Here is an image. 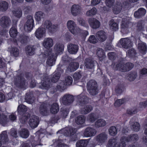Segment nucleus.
I'll use <instances>...</instances> for the list:
<instances>
[{
  "label": "nucleus",
  "mask_w": 147,
  "mask_h": 147,
  "mask_svg": "<svg viewBox=\"0 0 147 147\" xmlns=\"http://www.w3.org/2000/svg\"><path fill=\"white\" fill-rule=\"evenodd\" d=\"M65 81L66 85L70 86L71 85L72 83L73 79L71 76H68L65 78Z\"/></svg>",
  "instance_id": "0e129e2a"
},
{
  "label": "nucleus",
  "mask_w": 147,
  "mask_h": 147,
  "mask_svg": "<svg viewBox=\"0 0 147 147\" xmlns=\"http://www.w3.org/2000/svg\"><path fill=\"white\" fill-rule=\"evenodd\" d=\"M124 142L126 144V142H130L131 141H136L139 139L138 135L137 134H132L128 136H123Z\"/></svg>",
  "instance_id": "aec40b11"
},
{
  "label": "nucleus",
  "mask_w": 147,
  "mask_h": 147,
  "mask_svg": "<svg viewBox=\"0 0 147 147\" xmlns=\"http://www.w3.org/2000/svg\"><path fill=\"white\" fill-rule=\"evenodd\" d=\"M10 36L12 37H15L17 34V31L15 27H13L11 28L9 31Z\"/></svg>",
  "instance_id": "bf43d9fd"
},
{
  "label": "nucleus",
  "mask_w": 147,
  "mask_h": 147,
  "mask_svg": "<svg viewBox=\"0 0 147 147\" xmlns=\"http://www.w3.org/2000/svg\"><path fill=\"white\" fill-rule=\"evenodd\" d=\"M61 75V74L59 72H57L51 76V82L54 83L57 82L59 80Z\"/></svg>",
  "instance_id": "864d4df0"
},
{
  "label": "nucleus",
  "mask_w": 147,
  "mask_h": 147,
  "mask_svg": "<svg viewBox=\"0 0 147 147\" xmlns=\"http://www.w3.org/2000/svg\"><path fill=\"white\" fill-rule=\"evenodd\" d=\"M30 114L26 113L24 115H22L20 117L19 120L22 123L24 124L27 121L28 118L30 117Z\"/></svg>",
  "instance_id": "de8ad7c7"
},
{
  "label": "nucleus",
  "mask_w": 147,
  "mask_h": 147,
  "mask_svg": "<svg viewBox=\"0 0 147 147\" xmlns=\"http://www.w3.org/2000/svg\"><path fill=\"white\" fill-rule=\"evenodd\" d=\"M88 21L90 26L93 29H96L98 28L100 26V22L95 18H89Z\"/></svg>",
  "instance_id": "2eb2a0df"
},
{
  "label": "nucleus",
  "mask_w": 147,
  "mask_h": 147,
  "mask_svg": "<svg viewBox=\"0 0 147 147\" xmlns=\"http://www.w3.org/2000/svg\"><path fill=\"white\" fill-rule=\"evenodd\" d=\"M122 8L121 3L119 1H117L113 8V11L115 14L119 13L121 11Z\"/></svg>",
  "instance_id": "b1692460"
},
{
  "label": "nucleus",
  "mask_w": 147,
  "mask_h": 147,
  "mask_svg": "<svg viewBox=\"0 0 147 147\" xmlns=\"http://www.w3.org/2000/svg\"><path fill=\"white\" fill-rule=\"evenodd\" d=\"M126 144L123 141V137L120 139V142H118L117 137L112 138L108 141V147H125Z\"/></svg>",
  "instance_id": "f257e3e1"
},
{
  "label": "nucleus",
  "mask_w": 147,
  "mask_h": 147,
  "mask_svg": "<svg viewBox=\"0 0 147 147\" xmlns=\"http://www.w3.org/2000/svg\"><path fill=\"white\" fill-rule=\"evenodd\" d=\"M97 133L96 130L93 127H88L84 131V135L86 137H91L95 136Z\"/></svg>",
  "instance_id": "ddd939ff"
},
{
  "label": "nucleus",
  "mask_w": 147,
  "mask_h": 147,
  "mask_svg": "<svg viewBox=\"0 0 147 147\" xmlns=\"http://www.w3.org/2000/svg\"><path fill=\"white\" fill-rule=\"evenodd\" d=\"M94 61L92 59L86 58L84 61V65L87 68L92 69L94 66Z\"/></svg>",
  "instance_id": "a878e982"
},
{
  "label": "nucleus",
  "mask_w": 147,
  "mask_h": 147,
  "mask_svg": "<svg viewBox=\"0 0 147 147\" xmlns=\"http://www.w3.org/2000/svg\"><path fill=\"white\" fill-rule=\"evenodd\" d=\"M98 87L97 82L94 80H90L89 81L87 84V89Z\"/></svg>",
  "instance_id": "c03bdc74"
},
{
  "label": "nucleus",
  "mask_w": 147,
  "mask_h": 147,
  "mask_svg": "<svg viewBox=\"0 0 147 147\" xmlns=\"http://www.w3.org/2000/svg\"><path fill=\"white\" fill-rule=\"evenodd\" d=\"M129 23V20L127 18H123V19L121 25V27L122 28H125L128 27V24Z\"/></svg>",
  "instance_id": "13d9d810"
},
{
  "label": "nucleus",
  "mask_w": 147,
  "mask_h": 147,
  "mask_svg": "<svg viewBox=\"0 0 147 147\" xmlns=\"http://www.w3.org/2000/svg\"><path fill=\"white\" fill-rule=\"evenodd\" d=\"M53 45L52 39L51 38H45L43 41V45L45 48H48L52 47Z\"/></svg>",
  "instance_id": "5701e85b"
},
{
  "label": "nucleus",
  "mask_w": 147,
  "mask_h": 147,
  "mask_svg": "<svg viewBox=\"0 0 147 147\" xmlns=\"http://www.w3.org/2000/svg\"><path fill=\"white\" fill-rule=\"evenodd\" d=\"M93 109V107L90 105H87L82 108L81 110V113L83 114H86L91 111Z\"/></svg>",
  "instance_id": "2f4dec72"
},
{
  "label": "nucleus",
  "mask_w": 147,
  "mask_h": 147,
  "mask_svg": "<svg viewBox=\"0 0 147 147\" xmlns=\"http://www.w3.org/2000/svg\"><path fill=\"white\" fill-rule=\"evenodd\" d=\"M43 80H42L41 84L39 85L40 88L43 89L47 90L50 87L51 85L49 77L46 75L44 77Z\"/></svg>",
  "instance_id": "1a4fd4ad"
},
{
  "label": "nucleus",
  "mask_w": 147,
  "mask_h": 147,
  "mask_svg": "<svg viewBox=\"0 0 147 147\" xmlns=\"http://www.w3.org/2000/svg\"><path fill=\"white\" fill-rule=\"evenodd\" d=\"M144 22L143 21H140L137 23V28L139 30H143L144 28Z\"/></svg>",
  "instance_id": "774afa93"
},
{
  "label": "nucleus",
  "mask_w": 147,
  "mask_h": 147,
  "mask_svg": "<svg viewBox=\"0 0 147 147\" xmlns=\"http://www.w3.org/2000/svg\"><path fill=\"white\" fill-rule=\"evenodd\" d=\"M109 133L111 136H114L117 134V130L115 126H111L108 129Z\"/></svg>",
  "instance_id": "09e8293b"
},
{
  "label": "nucleus",
  "mask_w": 147,
  "mask_h": 147,
  "mask_svg": "<svg viewBox=\"0 0 147 147\" xmlns=\"http://www.w3.org/2000/svg\"><path fill=\"white\" fill-rule=\"evenodd\" d=\"M86 117L83 115H80L78 116L75 119L76 123L78 125L83 124L85 122Z\"/></svg>",
  "instance_id": "a19ab883"
},
{
  "label": "nucleus",
  "mask_w": 147,
  "mask_h": 147,
  "mask_svg": "<svg viewBox=\"0 0 147 147\" xmlns=\"http://www.w3.org/2000/svg\"><path fill=\"white\" fill-rule=\"evenodd\" d=\"M79 105L83 106L87 103L89 101L88 98L86 96L80 95L77 96Z\"/></svg>",
  "instance_id": "4be33fe9"
},
{
  "label": "nucleus",
  "mask_w": 147,
  "mask_h": 147,
  "mask_svg": "<svg viewBox=\"0 0 147 147\" xmlns=\"http://www.w3.org/2000/svg\"><path fill=\"white\" fill-rule=\"evenodd\" d=\"M138 49L143 54H144L147 51V47L144 42L139 43L138 45Z\"/></svg>",
  "instance_id": "c9c22d12"
},
{
  "label": "nucleus",
  "mask_w": 147,
  "mask_h": 147,
  "mask_svg": "<svg viewBox=\"0 0 147 147\" xmlns=\"http://www.w3.org/2000/svg\"><path fill=\"white\" fill-rule=\"evenodd\" d=\"M7 117L3 114H1L0 116V123L3 125L4 126L6 122Z\"/></svg>",
  "instance_id": "e2e57ef3"
},
{
  "label": "nucleus",
  "mask_w": 147,
  "mask_h": 147,
  "mask_svg": "<svg viewBox=\"0 0 147 147\" xmlns=\"http://www.w3.org/2000/svg\"><path fill=\"white\" fill-rule=\"evenodd\" d=\"M133 43L130 39L128 38H121L117 44L119 47H122L126 49L132 47Z\"/></svg>",
  "instance_id": "20e7f679"
},
{
  "label": "nucleus",
  "mask_w": 147,
  "mask_h": 147,
  "mask_svg": "<svg viewBox=\"0 0 147 147\" xmlns=\"http://www.w3.org/2000/svg\"><path fill=\"white\" fill-rule=\"evenodd\" d=\"M123 85L122 84H118L116 87L115 91L117 94H120L122 92Z\"/></svg>",
  "instance_id": "69168bd1"
},
{
  "label": "nucleus",
  "mask_w": 147,
  "mask_h": 147,
  "mask_svg": "<svg viewBox=\"0 0 147 147\" xmlns=\"http://www.w3.org/2000/svg\"><path fill=\"white\" fill-rule=\"evenodd\" d=\"M97 10L95 7H93L91 9L87 11L86 15L87 16L92 17L96 14Z\"/></svg>",
  "instance_id": "8fccbe9b"
},
{
  "label": "nucleus",
  "mask_w": 147,
  "mask_h": 147,
  "mask_svg": "<svg viewBox=\"0 0 147 147\" xmlns=\"http://www.w3.org/2000/svg\"><path fill=\"white\" fill-rule=\"evenodd\" d=\"M67 27L71 33L74 35L81 32L82 30L77 26L76 24L74 21L70 20L67 21Z\"/></svg>",
  "instance_id": "7ed1b4c3"
},
{
  "label": "nucleus",
  "mask_w": 147,
  "mask_h": 147,
  "mask_svg": "<svg viewBox=\"0 0 147 147\" xmlns=\"http://www.w3.org/2000/svg\"><path fill=\"white\" fill-rule=\"evenodd\" d=\"M8 51L10 52L12 55L16 57H17L19 54V50L17 48H9Z\"/></svg>",
  "instance_id": "a18cd8bd"
},
{
  "label": "nucleus",
  "mask_w": 147,
  "mask_h": 147,
  "mask_svg": "<svg viewBox=\"0 0 147 147\" xmlns=\"http://www.w3.org/2000/svg\"><path fill=\"white\" fill-rule=\"evenodd\" d=\"M44 55L45 57L49 56L46 61L47 65L49 66H51L55 64L57 55L52 53L51 49H47L45 52Z\"/></svg>",
  "instance_id": "f03ea898"
},
{
  "label": "nucleus",
  "mask_w": 147,
  "mask_h": 147,
  "mask_svg": "<svg viewBox=\"0 0 147 147\" xmlns=\"http://www.w3.org/2000/svg\"><path fill=\"white\" fill-rule=\"evenodd\" d=\"M109 25L111 29L113 30L116 31L118 29V24L115 22L114 20L112 19L109 22Z\"/></svg>",
  "instance_id": "79ce46f5"
},
{
  "label": "nucleus",
  "mask_w": 147,
  "mask_h": 147,
  "mask_svg": "<svg viewBox=\"0 0 147 147\" xmlns=\"http://www.w3.org/2000/svg\"><path fill=\"white\" fill-rule=\"evenodd\" d=\"M146 13V10L143 8H140L136 11L134 14V16L137 18H139L144 16Z\"/></svg>",
  "instance_id": "c756f323"
},
{
  "label": "nucleus",
  "mask_w": 147,
  "mask_h": 147,
  "mask_svg": "<svg viewBox=\"0 0 147 147\" xmlns=\"http://www.w3.org/2000/svg\"><path fill=\"white\" fill-rule=\"evenodd\" d=\"M140 124L136 122H133L131 126V128L132 130L135 131H138L140 128Z\"/></svg>",
  "instance_id": "3c124183"
},
{
  "label": "nucleus",
  "mask_w": 147,
  "mask_h": 147,
  "mask_svg": "<svg viewBox=\"0 0 147 147\" xmlns=\"http://www.w3.org/2000/svg\"><path fill=\"white\" fill-rule=\"evenodd\" d=\"M1 142L3 144L6 143L9 141V139L8 138L7 132L6 131L2 132L0 135Z\"/></svg>",
  "instance_id": "7c9ffc66"
},
{
  "label": "nucleus",
  "mask_w": 147,
  "mask_h": 147,
  "mask_svg": "<svg viewBox=\"0 0 147 147\" xmlns=\"http://www.w3.org/2000/svg\"><path fill=\"white\" fill-rule=\"evenodd\" d=\"M96 119L95 115L93 113H91L88 116L87 120L91 123H94Z\"/></svg>",
  "instance_id": "4d7b16f0"
},
{
  "label": "nucleus",
  "mask_w": 147,
  "mask_h": 147,
  "mask_svg": "<svg viewBox=\"0 0 147 147\" xmlns=\"http://www.w3.org/2000/svg\"><path fill=\"white\" fill-rule=\"evenodd\" d=\"M96 36L98 41L101 42L105 41L107 37L106 32L102 30L97 32L96 34Z\"/></svg>",
  "instance_id": "dca6fc26"
},
{
  "label": "nucleus",
  "mask_w": 147,
  "mask_h": 147,
  "mask_svg": "<svg viewBox=\"0 0 147 147\" xmlns=\"http://www.w3.org/2000/svg\"><path fill=\"white\" fill-rule=\"evenodd\" d=\"M28 123L30 126L32 128H34L36 127L39 123V118L38 117L32 115L30 116Z\"/></svg>",
  "instance_id": "f8f14e48"
},
{
  "label": "nucleus",
  "mask_w": 147,
  "mask_h": 147,
  "mask_svg": "<svg viewBox=\"0 0 147 147\" xmlns=\"http://www.w3.org/2000/svg\"><path fill=\"white\" fill-rule=\"evenodd\" d=\"M66 85L61 80L60 81L56 86L57 89L60 91H62L66 88Z\"/></svg>",
  "instance_id": "e433bc0d"
},
{
  "label": "nucleus",
  "mask_w": 147,
  "mask_h": 147,
  "mask_svg": "<svg viewBox=\"0 0 147 147\" xmlns=\"http://www.w3.org/2000/svg\"><path fill=\"white\" fill-rule=\"evenodd\" d=\"M39 112L43 116H47L49 114V111L47 105L45 103L41 104L39 107Z\"/></svg>",
  "instance_id": "a211bd4d"
},
{
  "label": "nucleus",
  "mask_w": 147,
  "mask_h": 147,
  "mask_svg": "<svg viewBox=\"0 0 147 147\" xmlns=\"http://www.w3.org/2000/svg\"><path fill=\"white\" fill-rule=\"evenodd\" d=\"M19 134L20 137L24 138H27L29 135L28 130L25 128L21 129L19 131Z\"/></svg>",
  "instance_id": "58836bf2"
},
{
  "label": "nucleus",
  "mask_w": 147,
  "mask_h": 147,
  "mask_svg": "<svg viewBox=\"0 0 147 147\" xmlns=\"http://www.w3.org/2000/svg\"><path fill=\"white\" fill-rule=\"evenodd\" d=\"M8 7V3L5 1L0 2V11H6Z\"/></svg>",
  "instance_id": "49530a36"
},
{
  "label": "nucleus",
  "mask_w": 147,
  "mask_h": 147,
  "mask_svg": "<svg viewBox=\"0 0 147 147\" xmlns=\"http://www.w3.org/2000/svg\"><path fill=\"white\" fill-rule=\"evenodd\" d=\"M95 140L98 142L103 144L105 142L108 138V135L105 132H102L96 136Z\"/></svg>",
  "instance_id": "f3484780"
},
{
  "label": "nucleus",
  "mask_w": 147,
  "mask_h": 147,
  "mask_svg": "<svg viewBox=\"0 0 147 147\" xmlns=\"http://www.w3.org/2000/svg\"><path fill=\"white\" fill-rule=\"evenodd\" d=\"M64 45L59 43H57L55 45L54 47V50L57 55V54H59L63 52L64 50Z\"/></svg>",
  "instance_id": "bb28decb"
},
{
  "label": "nucleus",
  "mask_w": 147,
  "mask_h": 147,
  "mask_svg": "<svg viewBox=\"0 0 147 147\" xmlns=\"http://www.w3.org/2000/svg\"><path fill=\"white\" fill-rule=\"evenodd\" d=\"M61 115L63 117L65 118L67 116L69 112V110L65 108H62L61 109Z\"/></svg>",
  "instance_id": "052dcab7"
},
{
  "label": "nucleus",
  "mask_w": 147,
  "mask_h": 147,
  "mask_svg": "<svg viewBox=\"0 0 147 147\" xmlns=\"http://www.w3.org/2000/svg\"><path fill=\"white\" fill-rule=\"evenodd\" d=\"M35 49L32 46L29 45L26 47L25 48V51L27 54L32 55L34 53Z\"/></svg>",
  "instance_id": "37998d69"
},
{
  "label": "nucleus",
  "mask_w": 147,
  "mask_h": 147,
  "mask_svg": "<svg viewBox=\"0 0 147 147\" xmlns=\"http://www.w3.org/2000/svg\"><path fill=\"white\" fill-rule=\"evenodd\" d=\"M89 94L92 96L97 95L98 92V87L87 90Z\"/></svg>",
  "instance_id": "5fc2aeb1"
},
{
  "label": "nucleus",
  "mask_w": 147,
  "mask_h": 147,
  "mask_svg": "<svg viewBox=\"0 0 147 147\" xmlns=\"http://www.w3.org/2000/svg\"><path fill=\"white\" fill-rule=\"evenodd\" d=\"M11 23L10 18L7 16H3L0 19V24L3 28H5L10 26Z\"/></svg>",
  "instance_id": "9b49d317"
},
{
  "label": "nucleus",
  "mask_w": 147,
  "mask_h": 147,
  "mask_svg": "<svg viewBox=\"0 0 147 147\" xmlns=\"http://www.w3.org/2000/svg\"><path fill=\"white\" fill-rule=\"evenodd\" d=\"M27 21L24 26V29L27 32L30 31L32 29L34 24V20L32 17L28 15L27 17Z\"/></svg>",
  "instance_id": "0eeeda50"
},
{
  "label": "nucleus",
  "mask_w": 147,
  "mask_h": 147,
  "mask_svg": "<svg viewBox=\"0 0 147 147\" xmlns=\"http://www.w3.org/2000/svg\"><path fill=\"white\" fill-rule=\"evenodd\" d=\"M44 28L48 30L49 32H53L58 28L57 25L52 24L51 22L49 20H46L43 23Z\"/></svg>",
  "instance_id": "6e6552de"
},
{
  "label": "nucleus",
  "mask_w": 147,
  "mask_h": 147,
  "mask_svg": "<svg viewBox=\"0 0 147 147\" xmlns=\"http://www.w3.org/2000/svg\"><path fill=\"white\" fill-rule=\"evenodd\" d=\"M119 71L122 72H126L131 70L134 66L133 64L131 63H120Z\"/></svg>",
  "instance_id": "9d476101"
},
{
  "label": "nucleus",
  "mask_w": 147,
  "mask_h": 147,
  "mask_svg": "<svg viewBox=\"0 0 147 147\" xmlns=\"http://www.w3.org/2000/svg\"><path fill=\"white\" fill-rule=\"evenodd\" d=\"M79 67V64L77 62H72L69 64L67 69L68 71L72 72L76 71Z\"/></svg>",
  "instance_id": "cd10ccee"
},
{
  "label": "nucleus",
  "mask_w": 147,
  "mask_h": 147,
  "mask_svg": "<svg viewBox=\"0 0 147 147\" xmlns=\"http://www.w3.org/2000/svg\"><path fill=\"white\" fill-rule=\"evenodd\" d=\"M25 100L26 102L29 103H32L33 102L34 98L33 94L31 93H27L25 97Z\"/></svg>",
  "instance_id": "4c0bfd02"
},
{
  "label": "nucleus",
  "mask_w": 147,
  "mask_h": 147,
  "mask_svg": "<svg viewBox=\"0 0 147 147\" xmlns=\"http://www.w3.org/2000/svg\"><path fill=\"white\" fill-rule=\"evenodd\" d=\"M88 143V140H81L78 141L76 143V147H85Z\"/></svg>",
  "instance_id": "f704fd0d"
},
{
  "label": "nucleus",
  "mask_w": 147,
  "mask_h": 147,
  "mask_svg": "<svg viewBox=\"0 0 147 147\" xmlns=\"http://www.w3.org/2000/svg\"><path fill=\"white\" fill-rule=\"evenodd\" d=\"M82 7L78 4L73 5L70 8V12L71 14L74 16H76L81 13Z\"/></svg>",
  "instance_id": "4468645a"
},
{
  "label": "nucleus",
  "mask_w": 147,
  "mask_h": 147,
  "mask_svg": "<svg viewBox=\"0 0 147 147\" xmlns=\"http://www.w3.org/2000/svg\"><path fill=\"white\" fill-rule=\"evenodd\" d=\"M82 72L80 71L75 73L73 75V78L75 82H77L82 77Z\"/></svg>",
  "instance_id": "680f3d73"
},
{
  "label": "nucleus",
  "mask_w": 147,
  "mask_h": 147,
  "mask_svg": "<svg viewBox=\"0 0 147 147\" xmlns=\"http://www.w3.org/2000/svg\"><path fill=\"white\" fill-rule=\"evenodd\" d=\"M23 76V74H21L20 75L14 78L13 83L17 87L23 88L25 86V80Z\"/></svg>",
  "instance_id": "423d86ee"
},
{
  "label": "nucleus",
  "mask_w": 147,
  "mask_h": 147,
  "mask_svg": "<svg viewBox=\"0 0 147 147\" xmlns=\"http://www.w3.org/2000/svg\"><path fill=\"white\" fill-rule=\"evenodd\" d=\"M68 52L71 54H75L77 53L79 49L78 46L76 45L70 43L67 46Z\"/></svg>",
  "instance_id": "6ab92c4d"
},
{
  "label": "nucleus",
  "mask_w": 147,
  "mask_h": 147,
  "mask_svg": "<svg viewBox=\"0 0 147 147\" xmlns=\"http://www.w3.org/2000/svg\"><path fill=\"white\" fill-rule=\"evenodd\" d=\"M46 30L43 28H39L36 30L35 32L36 36L39 39L43 37L45 35Z\"/></svg>",
  "instance_id": "393cba45"
},
{
  "label": "nucleus",
  "mask_w": 147,
  "mask_h": 147,
  "mask_svg": "<svg viewBox=\"0 0 147 147\" xmlns=\"http://www.w3.org/2000/svg\"><path fill=\"white\" fill-rule=\"evenodd\" d=\"M59 110V107L57 103L55 102L52 104L50 107V112L53 114L57 113Z\"/></svg>",
  "instance_id": "c85d7f7f"
},
{
  "label": "nucleus",
  "mask_w": 147,
  "mask_h": 147,
  "mask_svg": "<svg viewBox=\"0 0 147 147\" xmlns=\"http://www.w3.org/2000/svg\"><path fill=\"white\" fill-rule=\"evenodd\" d=\"M96 54L100 61H102L106 57L104 50L101 48H98L97 49Z\"/></svg>",
  "instance_id": "72a5a7b5"
},
{
  "label": "nucleus",
  "mask_w": 147,
  "mask_h": 147,
  "mask_svg": "<svg viewBox=\"0 0 147 147\" xmlns=\"http://www.w3.org/2000/svg\"><path fill=\"white\" fill-rule=\"evenodd\" d=\"M29 37L24 35H21L19 38V40L22 43H26L28 41Z\"/></svg>",
  "instance_id": "6e6d98bb"
},
{
  "label": "nucleus",
  "mask_w": 147,
  "mask_h": 147,
  "mask_svg": "<svg viewBox=\"0 0 147 147\" xmlns=\"http://www.w3.org/2000/svg\"><path fill=\"white\" fill-rule=\"evenodd\" d=\"M27 108L25 106L20 105L18 106L17 110L19 113L20 115L26 114L25 112L27 111Z\"/></svg>",
  "instance_id": "ea45409f"
},
{
  "label": "nucleus",
  "mask_w": 147,
  "mask_h": 147,
  "mask_svg": "<svg viewBox=\"0 0 147 147\" xmlns=\"http://www.w3.org/2000/svg\"><path fill=\"white\" fill-rule=\"evenodd\" d=\"M64 135L66 136H70L73 135L76 132V129L71 127L65 128L63 130Z\"/></svg>",
  "instance_id": "412c9836"
},
{
  "label": "nucleus",
  "mask_w": 147,
  "mask_h": 147,
  "mask_svg": "<svg viewBox=\"0 0 147 147\" xmlns=\"http://www.w3.org/2000/svg\"><path fill=\"white\" fill-rule=\"evenodd\" d=\"M45 16V14L41 11H38L36 13L35 18L36 21H39Z\"/></svg>",
  "instance_id": "603ef678"
},
{
  "label": "nucleus",
  "mask_w": 147,
  "mask_h": 147,
  "mask_svg": "<svg viewBox=\"0 0 147 147\" xmlns=\"http://www.w3.org/2000/svg\"><path fill=\"white\" fill-rule=\"evenodd\" d=\"M137 73L136 72H131L129 75L128 79L130 81H134L136 78Z\"/></svg>",
  "instance_id": "338daca9"
},
{
  "label": "nucleus",
  "mask_w": 147,
  "mask_h": 147,
  "mask_svg": "<svg viewBox=\"0 0 147 147\" xmlns=\"http://www.w3.org/2000/svg\"><path fill=\"white\" fill-rule=\"evenodd\" d=\"M74 100V96L70 94H65L60 99L61 102L65 105H71Z\"/></svg>",
  "instance_id": "39448f33"
},
{
  "label": "nucleus",
  "mask_w": 147,
  "mask_h": 147,
  "mask_svg": "<svg viewBox=\"0 0 147 147\" xmlns=\"http://www.w3.org/2000/svg\"><path fill=\"white\" fill-rule=\"evenodd\" d=\"M106 125V122L102 119H98L94 123V126L96 128H99L105 126Z\"/></svg>",
  "instance_id": "473e14b6"
}]
</instances>
